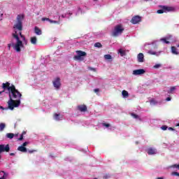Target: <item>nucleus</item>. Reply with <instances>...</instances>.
<instances>
[{"instance_id":"1","label":"nucleus","mask_w":179,"mask_h":179,"mask_svg":"<svg viewBox=\"0 0 179 179\" xmlns=\"http://www.w3.org/2000/svg\"><path fill=\"white\" fill-rule=\"evenodd\" d=\"M3 91L0 92V94H3L5 90H8L9 100L8 101L9 110H14L15 108L20 106V99H22V93L16 89V87L13 85H10L9 82L2 84Z\"/></svg>"},{"instance_id":"2","label":"nucleus","mask_w":179,"mask_h":179,"mask_svg":"<svg viewBox=\"0 0 179 179\" xmlns=\"http://www.w3.org/2000/svg\"><path fill=\"white\" fill-rule=\"evenodd\" d=\"M13 37L17 40L16 43H12V47L17 52H20L21 47H23V42L20 41V38H19V35L16 34H13Z\"/></svg>"},{"instance_id":"3","label":"nucleus","mask_w":179,"mask_h":179,"mask_svg":"<svg viewBox=\"0 0 179 179\" xmlns=\"http://www.w3.org/2000/svg\"><path fill=\"white\" fill-rule=\"evenodd\" d=\"M23 19H24V16L22 15H18L17 16V22L14 24V29L22 31L23 30Z\"/></svg>"},{"instance_id":"4","label":"nucleus","mask_w":179,"mask_h":179,"mask_svg":"<svg viewBox=\"0 0 179 179\" xmlns=\"http://www.w3.org/2000/svg\"><path fill=\"white\" fill-rule=\"evenodd\" d=\"M124 27L122 24H117L114 27V29L112 31L113 37H118V36H121L124 32Z\"/></svg>"},{"instance_id":"5","label":"nucleus","mask_w":179,"mask_h":179,"mask_svg":"<svg viewBox=\"0 0 179 179\" xmlns=\"http://www.w3.org/2000/svg\"><path fill=\"white\" fill-rule=\"evenodd\" d=\"M159 8H161V10L157 11V13L159 15H162V13H167V12H173V10H174V8L166 6H159Z\"/></svg>"},{"instance_id":"6","label":"nucleus","mask_w":179,"mask_h":179,"mask_svg":"<svg viewBox=\"0 0 179 179\" xmlns=\"http://www.w3.org/2000/svg\"><path fill=\"white\" fill-rule=\"evenodd\" d=\"M76 52L77 55L73 57V59H75V61H83V59H85L83 57H86L87 55L86 52H83L82 50H77Z\"/></svg>"},{"instance_id":"7","label":"nucleus","mask_w":179,"mask_h":179,"mask_svg":"<svg viewBox=\"0 0 179 179\" xmlns=\"http://www.w3.org/2000/svg\"><path fill=\"white\" fill-rule=\"evenodd\" d=\"M52 84H53L54 87L57 90H58L59 89L61 88V78H59V77H57L52 81Z\"/></svg>"},{"instance_id":"8","label":"nucleus","mask_w":179,"mask_h":179,"mask_svg":"<svg viewBox=\"0 0 179 179\" xmlns=\"http://www.w3.org/2000/svg\"><path fill=\"white\" fill-rule=\"evenodd\" d=\"M10 150V147H9V144H7L5 145L4 144H1L0 145V159H1V153L3 152H9Z\"/></svg>"},{"instance_id":"9","label":"nucleus","mask_w":179,"mask_h":179,"mask_svg":"<svg viewBox=\"0 0 179 179\" xmlns=\"http://www.w3.org/2000/svg\"><path fill=\"white\" fill-rule=\"evenodd\" d=\"M142 20V17L139 15H135L131 20V23L132 24H138V23L141 22Z\"/></svg>"},{"instance_id":"10","label":"nucleus","mask_w":179,"mask_h":179,"mask_svg":"<svg viewBox=\"0 0 179 179\" xmlns=\"http://www.w3.org/2000/svg\"><path fill=\"white\" fill-rule=\"evenodd\" d=\"M146 71L143 69H136L133 71V75H143Z\"/></svg>"},{"instance_id":"11","label":"nucleus","mask_w":179,"mask_h":179,"mask_svg":"<svg viewBox=\"0 0 179 179\" xmlns=\"http://www.w3.org/2000/svg\"><path fill=\"white\" fill-rule=\"evenodd\" d=\"M77 108L81 113H85V111H87V106H86V105H79Z\"/></svg>"},{"instance_id":"12","label":"nucleus","mask_w":179,"mask_h":179,"mask_svg":"<svg viewBox=\"0 0 179 179\" xmlns=\"http://www.w3.org/2000/svg\"><path fill=\"white\" fill-rule=\"evenodd\" d=\"M146 152L148 153V155H156L157 150H156V148H149L148 149L146 150Z\"/></svg>"},{"instance_id":"13","label":"nucleus","mask_w":179,"mask_h":179,"mask_svg":"<svg viewBox=\"0 0 179 179\" xmlns=\"http://www.w3.org/2000/svg\"><path fill=\"white\" fill-rule=\"evenodd\" d=\"M144 58L145 56L143 55V53H139L137 56V59L138 62H143Z\"/></svg>"},{"instance_id":"14","label":"nucleus","mask_w":179,"mask_h":179,"mask_svg":"<svg viewBox=\"0 0 179 179\" xmlns=\"http://www.w3.org/2000/svg\"><path fill=\"white\" fill-rule=\"evenodd\" d=\"M54 118H55V120H56V121H59V120H62L63 116L61 115L60 114L55 113Z\"/></svg>"},{"instance_id":"15","label":"nucleus","mask_w":179,"mask_h":179,"mask_svg":"<svg viewBox=\"0 0 179 179\" xmlns=\"http://www.w3.org/2000/svg\"><path fill=\"white\" fill-rule=\"evenodd\" d=\"M0 179H6V178L8 177V173H5V171H0Z\"/></svg>"},{"instance_id":"16","label":"nucleus","mask_w":179,"mask_h":179,"mask_svg":"<svg viewBox=\"0 0 179 179\" xmlns=\"http://www.w3.org/2000/svg\"><path fill=\"white\" fill-rule=\"evenodd\" d=\"M34 33H36L37 36H41L42 34L41 29H40V28L38 27H34Z\"/></svg>"},{"instance_id":"17","label":"nucleus","mask_w":179,"mask_h":179,"mask_svg":"<svg viewBox=\"0 0 179 179\" xmlns=\"http://www.w3.org/2000/svg\"><path fill=\"white\" fill-rule=\"evenodd\" d=\"M17 150L22 152V153H26V152H27V148H26V147H23V145H21L18 147Z\"/></svg>"},{"instance_id":"18","label":"nucleus","mask_w":179,"mask_h":179,"mask_svg":"<svg viewBox=\"0 0 179 179\" xmlns=\"http://www.w3.org/2000/svg\"><path fill=\"white\" fill-rule=\"evenodd\" d=\"M160 51L159 52H155L153 50H150L148 51V54H150V55H156V57H159V55H160Z\"/></svg>"},{"instance_id":"19","label":"nucleus","mask_w":179,"mask_h":179,"mask_svg":"<svg viewBox=\"0 0 179 179\" xmlns=\"http://www.w3.org/2000/svg\"><path fill=\"white\" fill-rule=\"evenodd\" d=\"M172 54H174V55H178V51H177V48L175 46H172L171 48Z\"/></svg>"},{"instance_id":"20","label":"nucleus","mask_w":179,"mask_h":179,"mask_svg":"<svg viewBox=\"0 0 179 179\" xmlns=\"http://www.w3.org/2000/svg\"><path fill=\"white\" fill-rule=\"evenodd\" d=\"M31 44H34V45H36V44H37V38L36 36L31 37Z\"/></svg>"},{"instance_id":"21","label":"nucleus","mask_w":179,"mask_h":179,"mask_svg":"<svg viewBox=\"0 0 179 179\" xmlns=\"http://www.w3.org/2000/svg\"><path fill=\"white\" fill-rule=\"evenodd\" d=\"M122 94L123 97H129V94L128 93V91H127V90H123L122 92Z\"/></svg>"},{"instance_id":"22","label":"nucleus","mask_w":179,"mask_h":179,"mask_svg":"<svg viewBox=\"0 0 179 179\" xmlns=\"http://www.w3.org/2000/svg\"><path fill=\"white\" fill-rule=\"evenodd\" d=\"M13 136H15L13 133H8L6 134V138H8V139H13Z\"/></svg>"},{"instance_id":"23","label":"nucleus","mask_w":179,"mask_h":179,"mask_svg":"<svg viewBox=\"0 0 179 179\" xmlns=\"http://www.w3.org/2000/svg\"><path fill=\"white\" fill-rule=\"evenodd\" d=\"M150 106H156L157 104V101L155 100V99H152L150 101Z\"/></svg>"},{"instance_id":"24","label":"nucleus","mask_w":179,"mask_h":179,"mask_svg":"<svg viewBox=\"0 0 179 179\" xmlns=\"http://www.w3.org/2000/svg\"><path fill=\"white\" fill-rule=\"evenodd\" d=\"M6 124L5 123H0V131L2 132L5 129Z\"/></svg>"},{"instance_id":"25","label":"nucleus","mask_w":179,"mask_h":179,"mask_svg":"<svg viewBox=\"0 0 179 179\" xmlns=\"http://www.w3.org/2000/svg\"><path fill=\"white\" fill-rule=\"evenodd\" d=\"M119 54H120L122 57H124V55H127V52H125V50H122V49L119 50Z\"/></svg>"},{"instance_id":"26","label":"nucleus","mask_w":179,"mask_h":179,"mask_svg":"<svg viewBox=\"0 0 179 179\" xmlns=\"http://www.w3.org/2000/svg\"><path fill=\"white\" fill-rule=\"evenodd\" d=\"M94 47H96L97 48H101V47H103V45H101V43L97 42L94 43Z\"/></svg>"},{"instance_id":"27","label":"nucleus","mask_w":179,"mask_h":179,"mask_svg":"<svg viewBox=\"0 0 179 179\" xmlns=\"http://www.w3.org/2000/svg\"><path fill=\"white\" fill-rule=\"evenodd\" d=\"M160 41H163V43H164L165 44H170V41H167L166 38H161Z\"/></svg>"},{"instance_id":"28","label":"nucleus","mask_w":179,"mask_h":179,"mask_svg":"<svg viewBox=\"0 0 179 179\" xmlns=\"http://www.w3.org/2000/svg\"><path fill=\"white\" fill-rule=\"evenodd\" d=\"M104 58L105 59H112L113 57H111V55H105Z\"/></svg>"},{"instance_id":"29","label":"nucleus","mask_w":179,"mask_h":179,"mask_svg":"<svg viewBox=\"0 0 179 179\" xmlns=\"http://www.w3.org/2000/svg\"><path fill=\"white\" fill-rule=\"evenodd\" d=\"M131 117H133V118H135L136 120L139 119V115H138L135 113H131Z\"/></svg>"},{"instance_id":"30","label":"nucleus","mask_w":179,"mask_h":179,"mask_svg":"<svg viewBox=\"0 0 179 179\" xmlns=\"http://www.w3.org/2000/svg\"><path fill=\"white\" fill-rule=\"evenodd\" d=\"M23 135H26V131H23L22 134L20 135L18 141H23Z\"/></svg>"},{"instance_id":"31","label":"nucleus","mask_w":179,"mask_h":179,"mask_svg":"<svg viewBox=\"0 0 179 179\" xmlns=\"http://www.w3.org/2000/svg\"><path fill=\"white\" fill-rule=\"evenodd\" d=\"M87 69H89V71H92L93 72H96V68L88 66Z\"/></svg>"},{"instance_id":"32","label":"nucleus","mask_w":179,"mask_h":179,"mask_svg":"<svg viewBox=\"0 0 179 179\" xmlns=\"http://www.w3.org/2000/svg\"><path fill=\"white\" fill-rule=\"evenodd\" d=\"M176 90V87H171L170 88V90L168 92V93H173V92Z\"/></svg>"},{"instance_id":"33","label":"nucleus","mask_w":179,"mask_h":179,"mask_svg":"<svg viewBox=\"0 0 179 179\" xmlns=\"http://www.w3.org/2000/svg\"><path fill=\"white\" fill-rule=\"evenodd\" d=\"M162 66V64H155L153 68H155V69H157L159 68H160Z\"/></svg>"},{"instance_id":"34","label":"nucleus","mask_w":179,"mask_h":179,"mask_svg":"<svg viewBox=\"0 0 179 179\" xmlns=\"http://www.w3.org/2000/svg\"><path fill=\"white\" fill-rule=\"evenodd\" d=\"M41 20H42V22H45V20L47 21V22H50V18H47V17H43L42 19H41Z\"/></svg>"},{"instance_id":"35","label":"nucleus","mask_w":179,"mask_h":179,"mask_svg":"<svg viewBox=\"0 0 179 179\" xmlns=\"http://www.w3.org/2000/svg\"><path fill=\"white\" fill-rule=\"evenodd\" d=\"M103 127H106V128H109L110 124L108 123H102Z\"/></svg>"},{"instance_id":"36","label":"nucleus","mask_w":179,"mask_h":179,"mask_svg":"<svg viewBox=\"0 0 179 179\" xmlns=\"http://www.w3.org/2000/svg\"><path fill=\"white\" fill-rule=\"evenodd\" d=\"M167 128L168 127L166 125H164L161 127V129H162V131H167Z\"/></svg>"},{"instance_id":"37","label":"nucleus","mask_w":179,"mask_h":179,"mask_svg":"<svg viewBox=\"0 0 179 179\" xmlns=\"http://www.w3.org/2000/svg\"><path fill=\"white\" fill-rule=\"evenodd\" d=\"M172 176H176L177 177H179V173L178 172H176V171H174V172H172Z\"/></svg>"},{"instance_id":"38","label":"nucleus","mask_w":179,"mask_h":179,"mask_svg":"<svg viewBox=\"0 0 179 179\" xmlns=\"http://www.w3.org/2000/svg\"><path fill=\"white\" fill-rule=\"evenodd\" d=\"M20 37H21L22 38H23V40H24V41H26V38L24 37V36H23V35L22 34V32H20Z\"/></svg>"},{"instance_id":"39","label":"nucleus","mask_w":179,"mask_h":179,"mask_svg":"<svg viewBox=\"0 0 179 179\" xmlns=\"http://www.w3.org/2000/svg\"><path fill=\"white\" fill-rule=\"evenodd\" d=\"M49 22H50V23L58 24V22H57V21L52 20H50Z\"/></svg>"},{"instance_id":"40","label":"nucleus","mask_w":179,"mask_h":179,"mask_svg":"<svg viewBox=\"0 0 179 179\" xmlns=\"http://www.w3.org/2000/svg\"><path fill=\"white\" fill-rule=\"evenodd\" d=\"M27 145H29V142L26 141L24 143H22V146L24 148V146H27Z\"/></svg>"},{"instance_id":"41","label":"nucleus","mask_w":179,"mask_h":179,"mask_svg":"<svg viewBox=\"0 0 179 179\" xmlns=\"http://www.w3.org/2000/svg\"><path fill=\"white\" fill-rule=\"evenodd\" d=\"M29 153H34V152H37L36 150H28Z\"/></svg>"},{"instance_id":"42","label":"nucleus","mask_w":179,"mask_h":179,"mask_svg":"<svg viewBox=\"0 0 179 179\" xmlns=\"http://www.w3.org/2000/svg\"><path fill=\"white\" fill-rule=\"evenodd\" d=\"M94 93H99V92H100V89H99V88L94 89Z\"/></svg>"},{"instance_id":"43","label":"nucleus","mask_w":179,"mask_h":179,"mask_svg":"<svg viewBox=\"0 0 179 179\" xmlns=\"http://www.w3.org/2000/svg\"><path fill=\"white\" fill-rule=\"evenodd\" d=\"M10 47H12V43H8V48L9 50H10Z\"/></svg>"},{"instance_id":"44","label":"nucleus","mask_w":179,"mask_h":179,"mask_svg":"<svg viewBox=\"0 0 179 179\" xmlns=\"http://www.w3.org/2000/svg\"><path fill=\"white\" fill-rule=\"evenodd\" d=\"M1 110H8L9 108V106L8 108H3V106H0Z\"/></svg>"},{"instance_id":"45","label":"nucleus","mask_w":179,"mask_h":179,"mask_svg":"<svg viewBox=\"0 0 179 179\" xmlns=\"http://www.w3.org/2000/svg\"><path fill=\"white\" fill-rule=\"evenodd\" d=\"M166 100V101H171V97H167Z\"/></svg>"},{"instance_id":"46","label":"nucleus","mask_w":179,"mask_h":179,"mask_svg":"<svg viewBox=\"0 0 179 179\" xmlns=\"http://www.w3.org/2000/svg\"><path fill=\"white\" fill-rule=\"evenodd\" d=\"M169 131H174V129L172 128V127H169Z\"/></svg>"},{"instance_id":"47","label":"nucleus","mask_w":179,"mask_h":179,"mask_svg":"<svg viewBox=\"0 0 179 179\" xmlns=\"http://www.w3.org/2000/svg\"><path fill=\"white\" fill-rule=\"evenodd\" d=\"M10 156H15V153L13 152L10 153Z\"/></svg>"},{"instance_id":"48","label":"nucleus","mask_w":179,"mask_h":179,"mask_svg":"<svg viewBox=\"0 0 179 179\" xmlns=\"http://www.w3.org/2000/svg\"><path fill=\"white\" fill-rule=\"evenodd\" d=\"M157 179H163V178H157Z\"/></svg>"},{"instance_id":"49","label":"nucleus","mask_w":179,"mask_h":179,"mask_svg":"<svg viewBox=\"0 0 179 179\" xmlns=\"http://www.w3.org/2000/svg\"><path fill=\"white\" fill-rule=\"evenodd\" d=\"M1 16H3V14H1Z\"/></svg>"},{"instance_id":"50","label":"nucleus","mask_w":179,"mask_h":179,"mask_svg":"<svg viewBox=\"0 0 179 179\" xmlns=\"http://www.w3.org/2000/svg\"><path fill=\"white\" fill-rule=\"evenodd\" d=\"M145 1H149V0H145Z\"/></svg>"}]
</instances>
